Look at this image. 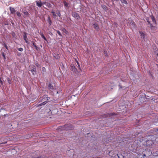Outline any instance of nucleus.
I'll return each mask as SVG.
<instances>
[{
    "label": "nucleus",
    "instance_id": "nucleus-1",
    "mask_svg": "<svg viewBox=\"0 0 158 158\" xmlns=\"http://www.w3.org/2000/svg\"><path fill=\"white\" fill-rule=\"evenodd\" d=\"M156 140V137L152 135H149L148 136V141L146 145H152L154 143Z\"/></svg>",
    "mask_w": 158,
    "mask_h": 158
},
{
    "label": "nucleus",
    "instance_id": "nucleus-2",
    "mask_svg": "<svg viewBox=\"0 0 158 158\" xmlns=\"http://www.w3.org/2000/svg\"><path fill=\"white\" fill-rule=\"evenodd\" d=\"M48 98L47 96H43L42 97L40 98H39V100L40 102H44V101H46V103L48 102Z\"/></svg>",
    "mask_w": 158,
    "mask_h": 158
},
{
    "label": "nucleus",
    "instance_id": "nucleus-3",
    "mask_svg": "<svg viewBox=\"0 0 158 158\" xmlns=\"http://www.w3.org/2000/svg\"><path fill=\"white\" fill-rule=\"evenodd\" d=\"M67 125H65L64 126L59 127L57 128V130L58 131L67 130L68 129L67 128Z\"/></svg>",
    "mask_w": 158,
    "mask_h": 158
},
{
    "label": "nucleus",
    "instance_id": "nucleus-4",
    "mask_svg": "<svg viewBox=\"0 0 158 158\" xmlns=\"http://www.w3.org/2000/svg\"><path fill=\"white\" fill-rule=\"evenodd\" d=\"M139 141L140 142L142 143V144L146 145L148 141V136L141 138Z\"/></svg>",
    "mask_w": 158,
    "mask_h": 158
},
{
    "label": "nucleus",
    "instance_id": "nucleus-5",
    "mask_svg": "<svg viewBox=\"0 0 158 158\" xmlns=\"http://www.w3.org/2000/svg\"><path fill=\"white\" fill-rule=\"evenodd\" d=\"M139 141L140 142L142 143V144L146 145L148 141V136L141 138Z\"/></svg>",
    "mask_w": 158,
    "mask_h": 158
},
{
    "label": "nucleus",
    "instance_id": "nucleus-6",
    "mask_svg": "<svg viewBox=\"0 0 158 158\" xmlns=\"http://www.w3.org/2000/svg\"><path fill=\"white\" fill-rule=\"evenodd\" d=\"M71 70L73 71V72L76 73L78 72L77 71V69L73 64H72L71 65Z\"/></svg>",
    "mask_w": 158,
    "mask_h": 158
},
{
    "label": "nucleus",
    "instance_id": "nucleus-7",
    "mask_svg": "<svg viewBox=\"0 0 158 158\" xmlns=\"http://www.w3.org/2000/svg\"><path fill=\"white\" fill-rule=\"evenodd\" d=\"M36 4V6L39 7H41L43 5V2H42L41 0L36 1L35 2Z\"/></svg>",
    "mask_w": 158,
    "mask_h": 158
},
{
    "label": "nucleus",
    "instance_id": "nucleus-8",
    "mask_svg": "<svg viewBox=\"0 0 158 158\" xmlns=\"http://www.w3.org/2000/svg\"><path fill=\"white\" fill-rule=\"evenodd\" d=\"M72 15L73 17L77 19H78L80 17L78 14L76 12H73L72 13Z\"/></svg>",
    "mask_w": 158,
    "mask_h": 158
},
{
    "label": "nucleus",
    "instance_id": "nucleus-9",
    "mask_svg": "<svg viewBox=\"0 0 158 158\" xmlns=\"http://www.w3.org/2000/svg\"><path fill=\"white\" fill-rule=\"evenodd\" d=\"M10 11L11 14H15L16 10L14 8L10 7Z\"/></svg>",
    "mask_w": 158,
    "mask_h": 158
},
{
    "label": "nucleus",
    "instance_id": "nucleus-10",
    "mask_svg": "<svg viewBox=\"0 0 158 158\" xmlns=\"http://www.w3.org/2000/svg\"><path fill=\"white\" fill-rule=\"evenodd\" d=\"M54 84H49L48 85V88L50 90H53L54 89Z\"/></svg>",
    "mask_w": 158,
    "mask_h": 158
},
{
    "label": "nucleus",
    "instance_id": "nucleus-11",
    "mask_svg": "<svg viewBox=\"0 0 158 158\" xmlns=\"http://www.w3.org/2000/svg\"><path fill=\"white\" fill-rule=\"evenodd\" d=\"M44 4L47 6L48 8H50L52 6V5L49 3L45 1L43 2V5Z\"/></svg>",
    "mask_w": 158,
    "mask_h": 158
},
{
    "label": "nucleus",
    "instance_id": "nucleus-12",
    "mask_svg": "<svg viewBox=\"0 0 158 158\" xmlns=\"http://www.w3.org/2000/svg\"><path fill=\"white\" fill-rule=\"evenodd\" d=\"M139 33L140 34V36L143 39L146 38V35L145 34L140 31H139Z\"/></svg>",
    "mask_w": 158,
    "mask_h": 158
},
{
    "label": "nucleus",
    "instance_id": "nucleus-13",
    "mask_svg": "<svg viewBox=\"0 0 158 158\" xmlns=\"http://www.w3.org/2000/svg\"><path fill=\"white\" fill-rule=\"evenodd\" d=\"M31 71L33 75L36 73V70L35 66L33 67L32 69H31Z\"/></svg>",
    "mask_w": 158,
    "mask_h": 158
},
{
    "label": "nucleus",
    "instance_id": "nucleus-14",
    "mask_svg": "<svg viewBox=\"0 0 158 158\" xmlns=\"http://www.w3.org/2000/svg\"><path fill=\"white\" fill-rule=\"evenodd\" d=\"M150 17L151 18V19L152 21V22H153V23H154L155 24H156V21L154 17V16L153 15H151L150 16Z\"/></svg>",
    "mask_w": 158,
    "mask_h": 158
},
{
    "label": "nucleus",
    "instance_id": "nucleus-15",
    "mask_svg": "<svg viewBox=\"0 0 158 158\" xmlns=\"http://www.w3.org/2000/svg\"><path fill=\"white\" fill-rule=\"evenodd\" d=\"M63 3L65 7L69 8V4L66 1H63Z\"/></svg>",
    "mask_w": 158,
    "mask_h": 158
},
{
    "label": "nucleus",
    "instance_id": "nucleus-16",
    "mask_svg": "<svg viewBox=\"0 0 158 158\" xmlns=\"http://www.w3.org/2000/svg\"><path fill=\"white\" fill-rule=\"evenodd\" d=\"M93 26L94 28L97 30H98L99 29V27L98 24L96 23H94L93 24Z\"/></svg>",
    "mask_w": 158,
    "mask_h": 158
},
{
    "label": "nucleus",
    "instance_id": "nucleus-17",
    "mask_svg": "<svg viewBox=\"0 0 158 158\" xmlns=\"http://www.w3.org/2000/svg\"><path fill=\"white\" fill-rule=\"evenodd\" d=\"M120 1L123 4H124L125 5H127L128 4L126 0H120Z\"/></svg>",
    "mask_w": 158,
    "mask_h": 158
},
{
    "label": "nucleus",
    "instance_id": "nucleus-18",
    "mask_svg": "<svg viewBox=\"0 0 158 158\" xmlns=\"http://www.w3.org/2000/svg\"><path fill=\"white\" fill-rule=\"evenodd\" d=\"M48 22L50 25H51L52 22L50 17H48Z\"/></svg>",
    "mask_w": 158,
    "mask_h": 158
},
{
    "label": "nucleus",
    "instance_id": "nucleus-19",
    "mask_svg": "<svg viewBox=\"0 0 158 158\" xmlns=\"http://www.w3.org/2000/svg\"><path fill=\"white\" fill-rule=\"evenodd\" d=\"M46 103H46V101H44L42 103L38 104V106H42L43 105H44Z\"/></svg>",
    "mask_w": 158,
    "mask_h": 158
},
{
    "label": "nucleus",
    "instance_id": "nucleus-20",
    "mask_svg": "<svg viewBox=\"0 0 158 158\" xmlns=\"http://www.w3.org/2000/svg\"><path fill=\"white\" fill-rule=\"evenodd\" d=\"M16 15L19 18H20L21 17V14L19 12L17 11Z\"/></svg>",
    "mask_w": 158,
    "mask_h": 158
},
{
    "label": "nucleus",
    "instance_id": "nucleus-21",
    "mask_svg": "<svg viewBox=\"0 0 158 158\" xmlns=\"http://www.w3.org/2000/svg\"><path fill=\"white\" fill-rule=\"evenodd\" d=\"M62 31L64 33H65L66 34H67L68 33V31H67V30L64 28H63L62 29Z\"/></svg>",
    "mask_w": 158,
    "mask_h": 158
},
{
    "label": "nucleus",
    "instance_id": "nucleus-22",
    "mask_svg": "<svg viewBox=\"0 0 158 158\" xmlns=\"http://www.w3.org/2000/svg\"><path fill=\"white\" fill-rule=\"evenodd\" d=\"M23 37L24 40H26L27 38V34L25 32H23Z\"/></svg>",
    "mask_w": 158,
    "mask_h": 158
},
{
    "label": "nucleus",
    "instance_id": "nucleus-23",
    "mask_svg": "<svg viewBox=\"0 0 158 158\" xmlns=\"http://www.w3.org/2000/svg\"><path fill=\"white\" fill-rule=\"evenodd\" d=\"M23 12L25 15L27 16L28 15H29L28 13L26 10L24 11Z\"/></svg>",
    "mask_w": 158,
    "mask_h": 158
},
{
    "label": "nucleus",
    "instance_id": "nucleus-24",
    "mask_svg": "<svg viewBox=\"0 0 158 158\" xmlns=\"http://www.w3.org/2000/svg\"><path fill=\"white\" fill-rule=\"evenodd\" d=\"M51 13L52 14V15H53V16L54 17V18H56V17L57 16V15L53 11H52L51 12Z\"/></svg>",
    "mask_w": 158,
    "mask_h": 158
},
{
    "label": "nucleus",
    "instance_id": "nucleus-25",
    "mask_svg": "<svg viewBox=\"0 0 158 158\" xmlns=\"http://www.w3.org/2000/svg\"><path fill=\"white\" fill-rule=\"evenodd\" d=\"M131 26L134 27H135V24L134 22H131L130 23Z\"/></svg>",
    "mask_w": 158,
    "mask_h": 158
},
{
    "label": "nucleus",
    "instance_id": "nucleus-26",
    "mask_svg": "<svg viewBox=\"0 0 158 158\" xmlns=\"http://www.w3.org/2000/svg\"><path fill=\"white\" fill-rule=\"evenodd\" d=\"M5 25H9V22L7 20L5 21L3 23Z\"/></svg>",
    "mask_w": 158,
    "mask_h": 158
},
{
    "label": "nucleus",
    "instance_id": "nucleus-27",
    "mask_svg": "<svg viewBox=\"0 0 158 158\" xmlns=\"http://www.w3.org/2000/svg\"><path fill=\"white\" fill-rule=\"evenodd\" d=\"M32 46H34L35 48L36 49H37V47L36 45L35 44L34 42H32Z\"/></svg>",
    "mask_w": 158,
    "mask_h": 158
},
{
    "label": "nucleus",
    "instance_id": "nucleus-28",
    "mask_svg": "<svg viewBox=\"0 0 158 158\" xmlns=\"http://www.w3.org/2000/svg\"><path fill=\"white\" fill-rule=\"evenodd\" d=\"M2 45L7 50H8V47L5 43H4Z\"/></svg>",
    "mask_w": 158,
    "mask_h": 158
},
{
    "label": "nucleus",
    "instance_id": "nucleus-29",
    "mask_svg": "<svg viewBox=\"0 0 158 158\" xmlns=\"http://www.w3.org/2000/svg\"><path fill=\"white\" fill-rule=\"evenodd\" d=\"M2 55L3 56V59H4V60L5 61L6 59V58L5 55V53L4 52H2Z\"/></svg>",
    "mask_w": 158,
    "mask_h": 158
},
{
    "label": "nucleus",
    "instance_id": "nucleus-30",
    "mask_svg": "<svg viewBox=\"0 0 158 158\" xmlns=\"http://www.w3.org/2000/svg\"><path fill=\"white\" fill-rule=\"evenodd\" d=\"M56 14L57 15V16L59 17H60L61 14L60 11H58V12L56 13Z\"/></svg>",
    "mask_w": 158,
    "mask_h": 158
},
{
    "label": "nucleus",
    "instance_id": "nucleus-31",
    "mask_svg": "<svg viewBox=\"0 0 158 158\" xmlns=\"http://www.w3.org/2000/svg\"><path fill=\"white\" fill-rule=\"evenodd\" d=\"M154 131L156 133H158V128H154Z\"/></svg>",
    "mask_w": 158,
    "mask_h": 158
},
{
    "label": "nucleus",
    "instance_id": "nucleus-32",
    "mask_svg": "<svg viewBox=\"0 0 158 158\" xmlns=\"http://www.w3.org/2000/svg\"><path fill=\"white\" fill-rule=\"evenodd\" d=\"M150 26H151V29L152 30L154 28H155V27L152 25V24H150Z\"/></svg>",
    "mask_w": 158,
    "mask_h": 158
},
{
    "label": "nucleus",
    "instance_id": "nucleus-33",
    "mask_svg": "<svg viewBox=\"0 0 158 158\" xmlns=\"http://www.w3.org/2000/svg\"><path fill=\"white\" fill-rule=\"evenodd\" d=\"M102 8L104 9H105V10H106V9L107 8V7L105 6V5H102Z\"/></svg>",
    "mask_w": 158,
    "mask_h": 158
},
{
    "label": "nucleus",
    "instance_id": "nucleus-34",
    "mask_svg": "<svg viewBox=\"0 0 158 158\" xmlns=\"http://www.w3.org/2000/svg\"><path fill=\"white\" fill-rule=\"evenodd\" d=\"M31 158H40V157H38L37 155H35V156H32Z\"/></svg>",
    "mask_w": 158,
    "mask_h": 158
},
{
    "label": "nucleus",
    "instance_id": "nucleus-35",
    "mask_svg": "<svg viewBox=\"0 0 158 158\" xmlns=\"http://www.w3.org/2000/svg\"><path fill=\"white\" fill-rule=\"evenodd\" d=\"M56 32L59 35H60V36L61 35V33L60 32V31L57 30L56 31Z\"/></svg>",
    "mask_w": 158,
    "mask_h": 158
},
{
    "label": "nucleus",
    "instance_id": "nucleus-36",
    "mask_svg": "<svg viewBox=\"0 0 158 158\" xmlns=\"http://www.w3.org/2000/svg\"><path fill=\"white\" fill-rule=\"evenodd\" d=\"M115 115V114L114 113H110V114H109V115H110V116H112L113 115Z\"/></svg>",
    "mask_w": 158,
    "mask_h": 158
},
{
    "label": "nucleus",
    "instance_id": "nucleus-37",
    "mask_svg": "<svg viewBox=\"0 0 158 158\" xmlns=\"http://www.w3.org/2000/svg\"><path fill=\"white\" fill-rule=\"evenodd\" d=\"M146 20H147V22H148V23L150 25V24H151L149 20V19L148 18H147V19H146Z\"/></svg>",
    "mask_w": 158,
    "mask_h": 158
},
{
    "label": "nucleus",
    "instance_id": "nucleus-38",
    "mask_svg": "<svg viewBox=\"0 0 158 158\" xmlns=\"http://www.w3.org/2000/svg\"><path fill=\"white\" fill-rule=\"evenodd\" d=\"M18 50L22 52L23 50V49L22 48H20L18 49Z\"/></svg>",
    "mask_w": 158,
    "mask_h": 158
},
{
    "label": "nucleus",
    "instance_id": "nucleus-39",
    "mask_svg": "<svg viewBox=\"0 0 158 158\" xmlns=\"http://www.w3.org/2000/svg\"><path fill=\"white\" fill-rule=\"evenodd\" d=\"M104 53L105 56H107V52L106 51H104Z\"/></svg>",
    "mask_w": 158,
    "mask_h": 158
},
{
    "label": "nucleus",
    "instance_id": "nucleus-40",
    "mask_svg": "<svg viewBox=\"0 0 158 158\" xmlns=\"http://www.w3.org/2000/svg\"><path fill=\"white\" fill-rule=\"evenodd\" d=\"M42 71L43 72H45L46 71V69L44 67H43L42 68Z\"/></svg>",
    "mask_w": 158,
    "mask_h": 158
},
{
    "label": "nucleus",
    "instance_id": "nucleus-41",
    "mask_svg": "<svg viewBox=\"0 0 158 158\" xmlns=\"http://www.w3.org/2000/svg\"><path fill=\"white\" fill-rule=\"evenodd\" d=\"M76 62L77 63V65H78V67H79L80 68V64H79V63H78V62L77 61H76Z\"/></svg>",
    "mask_w": 158,
    "mask_h": 158
},
{
    "label": "nucleus",
    "instance_id": "nucleus-42",
    "mask_svg": "<svg viewBox=\"0 0 158 158\" xmlns=\"http://www.w3.org/2000/svg\"><path fill=\"white\" fill-rule=\"evenodd\" d=\"M35 65H36V66L37 67H39V66H40V64H38V63H36L35 64Z\"/></svg>",
    "mask_w": 158,
    "mask_h": 158
},
{
    "label": "nucleus",
    "instance_id": "nucleus-43",
    "mask_svg": "<svg viewBox=\"0 0 158 158\" xmlns=\"http://www.w3.org/2000/svg\"><path fill=\"white\" fill-rule=\"evenodd\" d=\"M8 81L9 83L10 84L11 83V81L9 79H8Z\"/></svg>",
    "mask_w": 158,
    "mask_h": 158
},
{
    "label": "nucleus",
    "instance_id": "nucleus-44",
    "mask_svg": "<svg viewBox=\"0 0 158 158\" xmlns=\"http://www.w3.org/2000/svg\"><path fill=\"white\" fill-rule=\"evenodd\" d=\"M148 73L150 76H152V74L151 73V72L150 71H148Z\"/></svg>",
    "mask_w": 158,
    "mask_h": 158
},
{
    "label": "nucleus",
    "instance_id": "nucleus-45",
    "mask_svg": "<svg viewBox=\"0 0 158 158\" xmlns=\"http://www.w3.org/2000/svg\"><path fill=\"white\" fill-rule=\"evenodd\" d=\"M59 55H57V56H56V57H55L56 58V59H58L59 58Z\"/></svg>",
    "mask_w": 158,
    "mask_h": 158
},
{
    "label": "nucleus",
    "instance_id": "nucleus-46",
    "mask_svg": "<svg viewBox=\"0 0 158 158\" xmlns=\"http://www.w3.org/2000/svg\"><path fill=\"white\" fill-rule=\"evenodd\" d=\"M43 37L44 40H46L45 36L44 35H43Z\"/></svg>",
    "mask_w": 158,
    "mask_h": 158
},
{
    "label": "nucleus",
    "instance_id": "nucleus-47",
    "mask_svg": "<svg viewBox=\"0 0 158 158\" xmlns=\"http://www.w3.org/2000/svg\"><path fill=\"white\" fill-rule=\"evenodd\" d=\"M25 42H26V43H28L27 40H25Z\"/></svg>",
    "mask_w": 158,
    "mask_h": 158
},
{
    "label": "nucleus",
    "instance_id": "nucleus-48",
    "mask_svg": "<svg viewBox=\"0 0 158 158\" xmlns=\"http://www.w3.org/2000/svg\"><path fill=\"white\" fill-rule=\"evenodd\" d=\"M143 155H144V154L143 153ZM144 156H146V155H145V154H144Z\"/></svg>",
    "mask_w": 158,
    "mask_h": 158
},
{
    "label": "nucleus",
    "instance_id": "nucleus-49",
    "mask_svg": "<svg viewBox=\"0 0 158 158\" xmlns=\"http://www.w3.org/2000/svg\"><path fill=\"white\" fill-rule=\"evenodd\" d=\"M46 40V41H47V42H48V40Z\"/></svg>",
    "mask_w": 158,
    "mask_h": 158
},
{
    "label": "nucleus",
    "instance_id": "nucleus-50",
    "mask_svg": "<svg viewBox=\"0 0 158 158\" xmlns=\"http://www.w3.org/2000/svg\"><path fill=\"white\" fill-rule=\"evenodd\" d=\"M157 66H158V64H157Z\"/></svg>",
    "mask_w": 158,
    "mask_h": 158
}]
</instances>
